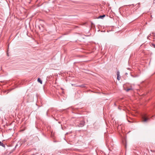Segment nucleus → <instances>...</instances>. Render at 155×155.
<instances>
[{"instance_id": "obj_1", "label": "nucleus", "mask_w": 155, "mask_h": 155, "mask_svg": "<svg viewBox=\"0 0 155 155\" xmlns=\"http://www.w3.org/2000/svg\"><path fill=\"white\" fill-rule=\"evenodd\" d=\"M85 121L84 120H82L79 121L78 124H77V126L79 127H83L85 125Z\"/></svg>"}, {"instance_id": "obj_2", "label": "nucleus", "mask_w": 155, "mask_h": 155, "mask_svg": "<svg viewBox=\"0 0 155 155\" xmlns=\"http://www.w3.org/2000/svg\"><path fill=\"white\" fill-rule=\"evenodd\" d=\"M120 72L118 71L117 72V79L118 80H120Z\"/></svg>"}, {"instance_id": "obj_3", "label": "nucleus", "mask_w": 155, "mask_h": 155, "mask_svg": "<svg viewBox=\"0 0 155 155\" xmlns=\"http://www.w3.org/2000/svg\"><path fill=\"white\" fill-rule=\"evenodd\" d=\"M105 16V15H100L98 16L97 18L98 19L101 18L103 19L104 17Z\"/></svg>"}, {"instance_id": "obj_4", "label": "nucleus", "mask_w": 155, "mask_h": 155, "mask_svg": "<svg viewBox=\"0 0 155 155\" xmlns=\"http://www.w3.org/2000/svg\"><path fill=\"white\" fill-rule=\"evenodd\" d=\"M0 146H2V147L5 148V144H4L1 141H0Z\"/></svg>"}, {"instance_id": "obj_5", "label": "nucleus", "mask_w": 155, "mask_h": 155, "mask_svg": "<svg viewBox=\"0 0 155 155\" xmlns=\"http://www.w3.org/2000/svg\"><path fill=\"white\" fill-rule=\"evenodd\" d=\"M38 81L41 84H42V80L40 78H38Z\"/></svg>"}, {"instance_id": "obj_6", "label": "nucleus", "mask_w": 155, "mask_h": 155, "mask_svg": "<svg viewBox=\"0 0 155 155\" xmlns=\"http://www.w3.org/2000/svg\"><path fill=\"white\" fill-rule=\"evenodd\" d=\"M41 27L40 26V25H39L38 26L40 30H41L43 29V26L42 25H41Z\"/></svg>"}, {"instance_id": "obj_7", "label": "nucleus", "mask_w": 155, "mask_h": 155, "mask_svg": "<svg viewBox=\"0 0 155 155\" xmlns=\"http://www.w3.org/2000/svg\"><path fill=\"white\" fill-rule=\"evenodd\" d=\"M148 119H149L148 118L144 117L143 121L144 122H147Z\"/></svg>"}, {"instance_id": "obj_8", "label": "nucleus", "mask_w": 155, "mask_h": 155, "mask_svg": "<svg viewBox=\"0 0 155 155\" xmlns=\"http://www.w3.org/2000/svg\"><path fill=\"white\" fill-rule=\"evenodd\" d=\"M132 90V88H128V89H127L126 90V91L127 92H128L130 90Z\"/></svg>"}, {"instance_id": "obj_9", "label": "nucleus", "mask_w": 155, "mask_h": 155, "mask_svg": "<svg viewBox=\"0 0 155 155\" xmlns=\"http://www.w3.org/2000/svg\"><path fill=\"white\" fill-rule=\"evenodd\" d=\"M151 36V34H150L147 37V39H150L149 38L150 37V36Z\"/></svg>"}, {"instance_id": "obj_10", "label": "nucleus", "mask_w": 155, "mask_h": 155, "mask_svg": "<svg viewBox=\"0 0 155 155\" xmlns=\"http://www.w3.org/2000/svg\"><path fill=\"white\" fill-rule=\"evenodd\" d=\"M152 45L153 46V47L155 48V45L154 44H152Z\"/></svg>"}, {"instance_id": "obj_11", "label": "nucleus", "mask_w": 155, "mask_h": 155, "mask_svg": "<svg viewBox=\"0 0 155 155\" xmlns=\"http://www.w3.org/2000/svg\"><path fill=\"white\" fill-rule=\"evenodd\" d=\"M150 151L152 152H154V151H153L152 150H151Z\"/></svg>"}, {"instance_id": "obj_12", "label": "nucleus", "mask_w": 155, "mask_h": 155, "mask_svg": "<svg viewBox=\"0 0 155 155\" xmlns=\"http://www.w3.org/2000/svg\"><path fill=\"white\" fill-rule=\"evenodd\" d=\"M152 34H154V33H152Z\"/></svg>"}]
</instances>
